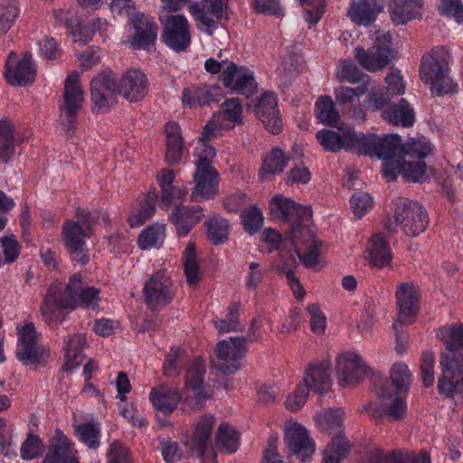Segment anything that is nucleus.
<instances>
[{
  "mask_svg": "<svg viewBox=\"0 0 463 463\" xmlns=\"http://www.w3.org/2000/svg\"><path fill=\"white\" fill-rule=\"evenodd\" d=\"M14 154V126L11 120H0V160L7 163Z\"/></svg>",
  "mask_w": 463,
  "mask_h": 463,
  "instance_id": "a19ab883",
  "label": "nucleus"
},
{
  "mask_svg": "<svg viewBox=\"0 0 463 463\" xmlns=\"http://www.w3.org/2000/svg\"><path fill=\"white\" fill-rule=\"evenodd\" d=\"M357 154L383 158V176L387 182L396 179V169L402 156V139L397 134L377 137L359 133L353 137Z\"/></svg>",
  "mask_w": 463,
  "mask_h": 463,
  "instance_id": "7ed1b4c3",
  "label": "nucleus"
},
{
  "mask_svg": "<svg viewBox=\"0 0 463 463\" xmlns=\"http://www.w3.org/2000/svg\"><path fill=\"white\" fill-rule=\"evenodd\" d=\"M368 367L360 355L344 353L336 358V373L343 387L361 383L367 374Z\"/></svg>",
  "mask_w": 463,
  "mask_h": 463,
  "instance_id": "f3484780",
  "label": "nucleus"
},
{
  "mask_svg": "<svg viewBox=\"0 0 463 463\" xmlns=\"http://www.w3.org/2000/svg\"><path fill=\"white\" fill-rule=\"evenodd\" d=\"M149 399L156 410L164 414H169L177 407L181 395L176 389L161 384L152 389Z\"/></svg>",
  "mask_w": 463,
  "mask_h": 463,
  "instance_id": "c9c22d12",
  "label": "nucleus"
},
{
  "mask_svg": "<svg viewBox=\"0 0 463 463\" xmlns=\"http://www.w3.org/2000/svg\"><path fill=\"white\" fill-rule=\"evenodd\" d=\"M214 423L215 420L212 415L202 416L195 425L191 441L186 439L183 443L189 446L190 449L196 452L200 458H203L212 440Z\"/></svg>",
  "mask_w": 463,
  "mask_h": 463,
  "instance_id": "c85d7f7f",
  "label": "nucleus"
},
{
  "mask_svg": "<svg viewBox=\"0 0 463 463\" xmlns=\"http://www.w3.org/2000/svg\"><path fill=\"white\" fill-rule=\"evenodd\" d=\"M84 94L80 84V75L74 71L65 80L63 104L60 107V121L63 131L71 136L76 128V118L82 107Z\"/></svg>",
  "mask_w": 463,
  "mask_h": 463,
  "instance_id": "0eeeda50",
  "label": "nucleus"
},
{
  "mask_svg": "<svg viewBox=\"0 0 463 463\" xmlns=\"http://www.w3.org/2000/svg\"><path fill=\"white\" fill-rule=\"evenodd\" d=\"M449 338L440 357L441 374L438 379L440 394L463 400V326L452 325L446 329Z\"/></svg>",
  "mask_w": 463,
  "mask_h": 463,
  "instance_id": "f03ea898",
  "label": "nucleus"
},
{
  "mask_svg": "<svg viewBox=\"0 0 463 463\" xmlns=\"http://www.w3.org/2000/svg\"><path fill=\"white\" fill-rule=\"evenodd\" d=\"M383 119L393 126L410 128L415 122V112L406 99H401L383 111Z\"/></svg>",
  "mask_w": 463,
  "mask_h": 463,
  "instance_id": "72a5a7b5",
  "label": "nucleus"
},
{
  "mask_svg": "<svg viewBox=\"0 0 463 463\" xmlns=\"http://www.w3.org/2000/svg\"><path fill=\"white\" fill-rule=\"evenodd\" d=\"M284 440L290 455L298 457L303 463L311 458L316 448L315 442L302 425H288L285 430Z\"/></svg>",
  "mask_w": 463,
  "mask_h": 463,
  "instance_id": "6ab92c4d",
  "label": "nucleus"
},
{
  "mask_svg": "<svg viewBox=\"0 0 463 463\" xmlns=\"http://www.w3.org/2000/svg\"><path fill=\"white\" fill-rule=\"evenodd\" d=\"M90 95L93 113H107L118 103V85L111 71H103L90 82Z\"/></svg>",
  "mask_w": 463,
  "mask_h": 463,
  "instance_id": "f8f14e48",
  "label": "nucleus"
},
{
  "mask_svg": "<svg viewBox=\"0 0 463 463\" xmlns=\"http://www.w3.org/2000/svg\"><path fill=\"white\" fill-rule=\"evenodd\" d=\"M43 451V440L39 436L29 432L20 449L21 458L24 460H32L41 456Z\"/></svg>",
  "mask_w": 463,
  "mask_h": 463,
  "instance_id": "6e6d98bb",
  "label": "nucleus"
},
{
  "mask_svg": "<svg viewBox=\"0 0 463 463\" xmlns=\"http://www.w3.org/2000/svg\"><path fill=\"white\" fill-rule=\"evenodd\" d=\"M306 240V249L302 250L299 248V238L298 239V243H294L297 250L296 252L303 262V264L307 268H315L319 263V249H318V241L315 240L313 235L307 234Z\"/></svg>",
  "mask_w": 463,
  "mask_h": 463,
  "instance_id": "de8ad7c7",
  "label": "nucleus"
},
{
  "mask_svg": "<svg viewBox=\"0 0 463 463\" xmlns=\"http://www.w3.org/2000/svg\"><path fill=\"white\" fill-rule=\"evenodd\" d=\"M350 203L354 216L361 218L370 211L373 202L369 194L358 192L352 196Z\"/></svg>",
  "mask_w": 463,
  "mask_h": 463,
  "instance_id": "0e129e2a",
  "label": "nucleus"
},
{
  "mask_svg": "<svg viewBox=\"0 0 463 463\" xmlns=\"http://www.w3.org/2000/svg\"><path fill=\"white\" fill-rule=\"evenodd\" d=\"M205 225L208 239L213 244H222L228 240L230 225L226 219L213 217L210 219Z\"/></svg>",
  "mask_w": 463,
  "mask_h": 463,
  "instance_id": "a18cd8bd",
  "label": "nucleus"
},
{
  "mask_svg": "<svg viewBox=\"0 0 463 463\" xmlns=\"http://www.w3.org/2000/svg\"><path fill=\"white\" fill-rule=\"evenodd\" d=\"M247 351L246 339L243 336L220 341L215 347L216 359L213 361V364L223 374L234 373L240 369V361L245 357Z\"/></svg>",
  "mask_w": 463,
  "mask_h": 463,
  "instance_id": "ddd939ff",
  "label": "nucleus"
},
{
  "mask_svg": "<svg viewBox=\"0 0 463 463\" xmlns=\"http://www.w3.org/2000/svg\"><path fill=\"white\" fill-rule=\"evenodd\" d=\"M144 300L152 311L163 309L175 298L174 282L165 270H158L149 277L143 288Z\"/></svg>",
  "mask_w": 463,
  "mask_h": 463,
  "instance_id": "9b49d317",
  "label": "nucleus"
},
{
  "mask_svg": "<svg viewBox=\"0 0 463 463\" xmlns=\"http://www.w3.org/2000/svg\"><path fill=\"white\" fill-rule=\"evenodd\" d=\"M434 354L432 352L424 351L420 358V378L425 388L433 385L434 383Z\"/></svg>",
  "mask_w": 463,
  "mask_h": 463,
  "instance_id": "680f3d73",
  "label": "nucleus"
},
{
  "mask_svg": "<svg viewBox=\"0 0 463 463\" xmlns=\"http://www.w3.org/2000/svg\"><path fill=\"white\" fill-rule=\"evenodd\" d=\"M36 70L32 62V54L24 53L23 58L17 61L16 54L11 52L6 60L5 79L13 86H25L34 80Z\"/></svg>",
  "mask_w": 463,
  "mask_h": 463,
  "instance_id": "aec40b11",
  "label": "nucleus"
},
{
  "mask_svg": "<svg viewBox=\"0 0 463 463\" xmlns=\"http://www.w3.org/2000/svg\"><path fill=\"white\" fill-rule=\"evenodd\" d=\"M99 290L94 287L83 288L82 280L80 279V289L78 294V307L96 309L99 307Z\"/></svg>",
  "mask_w": 463,
  "mask_h": 463,
  "instance_id": "69168bd1",
  "label": "nucleus"
},
{
  "mask_svg": "<svg viewBox=\"0 0 463 463\" xmlns=\"http://www.w3.org/2000/svg\"><path fill=\"white\" fill-rule=\"evenodd\" d=\"M239 434L226 423H221L215 433V448L224 453H233L239 447Z\"/></svg>",
  "mask_w": 463,
  "mask_h": 463,
  "instance_id": "58836bf2",
  "label": "nucleus"
},
{
  "mask_svg": "<svg viewBox=\"0 0 463 463\" xmlns=\"http://www.w3.org/2000/svg\"><path fill=\"white\" fill-rule=\"evenodd\" d=\"M117 85L118 95L129 102H138L148 93L146 76L139 70L126 71Z\"/></svg>",
  "mask_w": 463,
  "mask_h": 463,
  "instance_id": "412c9836",
  "label": "nucleus"
},
{
  "mask_svg": "<svg viewBox=\"0 0 463 463\" xmlns=\"http://www.w3.org/2000/svg\"><path fill=\"white\" fill-rule=\"evenodd\" d=\"M364 258L371 265L378 269L391 264L392 260L391 248L381 233L372 235Z\"/></svg>",
  "mask_w": 463,
  "mask_h": 463,
  "instance_id": "473e14b6",
  "label": "nucleus"
},
{
  "mask_svg": "<svg viewBox=\"0 0 463 463\" xmlns=\"http://www.w3.org/2000/svg\"><path fill=\"white\" fill-rule=\"evenodd\" d=\"M241 218L245 230L250 234L257 232L263 224L262 213L256 206L243 210Z\"/></svg>",
  "mask_w": 463,
  "mask_h": 463,
  "instance_id": "13d9d810",
  "label": "nucleus"
},
{
  "mask_svg": "<svg viewBox=\"0 0 463 463\" xmlns=\"http://www.w3.org/2000/svg\"><path fill=\"white\" fill-rule=\"evenodd\" d=\"M317 118L323 124L335 127L340 120L339 113L329 96H320L316 102Z\"/></svg>",
  "mask_w": 463,
  "mask_h": 463,
  "instance_id": "37998d69",
  "label": "nucleus"
},
{
  "mask_svg": "<svg viewBox=\"0 0 463 463\" xmlns=\"http://www.w3.org/2000/svg\"><path fill=\"white\" fill-rule=\"evenodd\" d=\"M288 160V158L280 148H273L263 159L259 173L260 178L261 180H268L270 175L282 173L287 165Z\"/></svg>",
  "mask_w": 463,
  "mask_h": 463,
  "instance_id": "4c0bfd02",
  "label": "nucleus"
},
{
  "mask_svg": "<svg viewBox=\"0 0 463 463\" xmlns=\"http://www.w3.org/2000/svg\"><path fill=\"white\" fill-rule=\"evenodd\" d=\"M205 372L203 362L197 358L193 362L185 374V388L193 392L195 403L200 407L203 406L204 401L210 399L213 395V392L206 390L203 384Z\"/></svg>",
  "mask_w": 463,
  "mask_h": 463,
  "instance_id": "393cba45",
  "label": "nucleus"
},
{
  "mask_svg": "<svg viewBox=\"0 0 463 463\" xmlns=\"http://www.w3.org/2000/svg\"><path fill=\"white\" fill-rule=\"evenodd\" d=\"M183 260L187 283L190 286L196 285L200 280V270L194 243L186 246L183 253Z\"/></svg>",
  "mask_w": 463,
  "mask_h": 463,
  "instance_id": "49530a36",
  "label": "nucleus"
},
{
  "mask_svg": "<svg viewBox=\"0 0 463 463\" xmlns=\"http://www.w3.org/2000/svg\"><path fill=\"white\" fill-rule=\"evenodd\" d=\"M165 239V226L162 224H153L146 227L140 233L137 242L142 250L150 249L161 245Z\"/></svg>",
  "mask_w": 463,
  "mask_h": 463,
  "instance_id": "3c124183",
  "label": "nucleus"
},
{
  "mask_svg": "<svg viewBox=\"0 0 463 463\" xmlns=\"http://www.w3.org/2000/svg\"><path fill=\"white\" fill-rule=\"evenodd\" d=\"M367 108L372 111H382L383 118V111L392 104L390 94L383 89L371 90L366 99Z\"/></svg>",
  "mask_w": 463,
  "mask_h": 463,
  "instance_id": "bf43d9fd",
  "label": "nucleus"
},
{
  "mask_svg": "<svg viewBox=\"0 0 463 463\" xmlns=\"http://www.w3.org/2000/svg\"><path fill=\"white\" fill-rule=\"evenodd\" d=\"M219 115L214 116L203 128V137L198 141L194 149L196 171L194 175V188L192 198L194 201L206 200L217 193L218 172L212 165L216 152L209 144V139L215 137L223 128L219 121Z\"/></svg>",
  "mask_w": 463,
  "mask_h": 463,
  "instance_id": "f257e3e1",
  "label": "nucleus"
},
{
  "mask_svg": "<svg viewBox=\"0 0 463 463\" xmlns=\"http://www.w3.org/2000/svg\"><path fill=\"white\" fill-rule=\"evenodd\" d=\"M99 212H88L76 209L77 221L67 220L62 227V241L69 250L73 261L81 266L88 263L90 256L87 253L85 239L92 236V225L99 219Z\"/></svg>",
  "mask_w": 463,
  "mask_h": 463,
  "instance_id": "39448f33",
  "label": "nucleus"
},
{
  "mask_svg": "<svg viewBox=\"0 0 463 463\" xmlns=\"http://www.w3.org/2000/svg\"><path fill=\"white\" fill-rule=\"evenodd\" d=\"M73 444L60 430H56L49 450L42 463H79Z\"/></svg>",
  "mask_w": 463,
  "mask_h": 463,
  "instance_id": "a878e982",
  "label": "nucleus"
},
{
  "mask_svg": "<svg viewBox=\"0 0 463 463\" xmlns=\"http://www.w3.org/2000/svg\"><path fill=\"white\" fill-rule=\"evenodd\" d=\"M423 0H390L389 12L395 24H405L421 16Z\"/></svg>",
  "mask_w": 463,
  "mask_h": 463,
  "instance_id": "c756f323",
  "label": "nucleus"
},
{
  "mask_svg": "<svg viewBox=\"0 0 463 463\" xmlns=\"http://www.w3.org/2000/svg\"><path fill=\"white\" fill-rule=\"evenodd\" d=\"M1 246L5 256V263L14 262L21 251V244L14 235L5 236L1 239Z\"/></svg>",
  "mask_w": 463,
  "mask_h": 463,
  "instance_id": "338daca9",
  "label": "nucleus"
},
{
  "mask_svg": "<svg viewBox=\"0 0 463 463\" xmlns=\"http://www.w3.org/2000/svg\"><path fill=\"white\" fill-rule=\"evenodd\" d=\"M376 399L364 405V411L374 419H386L388 421L402 420L405 416L407 404L401 396L392 397L388 382L382 383L376 388Z\"/></svg>",
  "mask_w": 463,
  "mask_h": 463,
  "instance_id": "6e6552de",
  "label": "nucleus"
},
{
  "mask_svg": "<svg viewBox=\"0 0 463 463\" xmlns=\"http://www.w3.org/2000/svg\"><path fill=\"white\" fill-rule=\"evenodd\" d=\"M131 23L136 31L130 41L134 49L146 50L155 43L158 26L153 19L145 16L143 14H136L131 17Z\"/></svg>",
  "mask_w": 463,
  "mask_h": 463,
  "instance_id": "4be33fe9",
  "label": "nucleus"
},
{
  "mask_svg": "<svg viewBox=\"0 0 463 463\" xmlns=\"http://www.w3.org/2000/svg\"><path fill=\"white\" fill-rule=\"evenodd\" d=\"M196 27L208 35H213L221 20H227L226 8L222 0H202L189 6Z\"/></svg>",
  "mask_w": 463,
  "mask_h": 463,
  "instance_id": "4468645a",
  "label": "nucleus"
},
{
  "mask_svg": "<svg viewBox=\"0 0 463 463\" xmlns=\"http://www.w3.org/2000/svg\"><path fill=\"white\" fill-rule=\"evenodd\" d=\"M390 379L398 392H407L411 384V373L407 364L396 363L390 370Z\"/></svg>",
  "mask_w": 463,
  "mask_h": 463,
  "instance_id": "8fccbe9b",
  "label": "nucleus"
},
{
  "mask_svg": "<svg viewBox=\"0 0 463 463\" xmlns=\"http://www.w3.org/2000/svg\"><path fill=\"white\" fill-rule=\"evenodd\" d=\"M202 207L176 206L170 214V221L175 225L180 235H187L191 228L202 218Z\"/></svg>",
  "mask_w": 463,
  "mask_h": 463,
  "instance_id": "f704fd0d",
  "label": "nucleus"
},
{
  "mask_svg": "<svg viewBox=\"0 0 463 463\" xmlns=\"http://www.w3.org/2000/svg\"><path fill=\"white\" fill-rule=\"evenodd\" d=\"M383 9V4L380 0H353L347 15L355 24L369 26Z\"/></svg>",
  "mask_w": 463,
  "mask_h": 463,
  "instance_id": "bb28decb",
  "label": "nucleus"
},
{
  "mask_svg": "<svg viewBox=\"0 0 463 463\" xmlns=\"http://www.w3.org/2000/svg\"><path fill=\"white\" fill-rule=\"evenodd\" d=\"M397 305L399 307V317L392 325L393 330L397 331L399 326H406L412 323L411 317L418 312V302L420 292L411 282H402L396 289Z\"/></svg>",
  "mask_w": 463,
  "mask_h": 463,
  "instance_id": "dca6fc26",
  "label": "nucleus"
},
{
  "mask_svg": "<svg viewBox=\"0 0 463 463\" xmlns=\"http://www.w3.org/2000/svg\"><path fill=\"white\" fill-rule=\"evenodd\" d=\"M364 76L365 74L359 70L353 61H343L341 73L338 76L340 81L358 83L364 80Z\"/></svg>",
  "mask_w": 463,
  "mask_h": 463,
  "instance_id": "774afa93",
  "label": "nucleus"
},
{
  "mask_svg": "<svg viewBox=\"0 0 463 463\" xmlns=\"http://www.w3.org/2000/svg\"><path fill=\"white\" fill-rule=\"evenodd\" d=\"M420 76L438 96L456 90L457 85L449 76V52L444 47H436L422 57Z\"/></svg>",
  "mask_w": 463,
  "mask_h": 463,
  "instance_id": "423d86ee",
  "label": "nucleus"
},
{
  "mask_svg": "<svg viewBox=\"0 0 463 463\" xmlns=\"http://www.w3.org/2000/svg\"><path fill=\"white\" fill-rule=\"evenodd\" d=\"M239 304L233 303L228 307V315L225 319L213 320L215 328L220 333L235 331L239 326Z\"/></svg>",
  "mask_w": 463,
  "mask_h": 463,
  "instance_id": "e2e57ef3",
  "label": "nucleus"
},
{
  "mask_svg": "<svg viewBox=\"0 0 463 463\" xmlns=\"http://www.w3.org/2000/svg\"><path fill=\"white\" fill-rule=\"evenodd\" d=\"M80 289V275L78 273L73 274L65 286L59 282L52 283L40 307L44 322L48 325L61 323L66 317L62 310L78 307Z\"/></svg>",
  "mask_w": 463,
  "mask_h": 463,
  "instance_id": "20e7f679",
  "label": "nucleus"
},
{
  "mask_svg": "<svg viewBox=\"0 0 463 463\" xmlns=\"http://www.w3.org/2000/svg\"><path fill=\"white\" fill-rule=\"evenodd\" d=\"M312 216L311 209L307 206H303L297 203L296 211L292 213L291 222V240L293 243H298V239L300 235L310 234V231L307 227V222Z\"/></svg>",
  "mask_w": 463,
  "mask_h": 463,
  "instance_id": "79ce46f5",
  "label": "nucleus"
},
{
  "mask_svg": "<svg viewBox=\"0 0 463 463\" xmlns=\"http://www.w3.org/2000/svg\"><path fill=\"white\" fill-rule=\"evenodd\" d=\"M349 447V441L345 436L341 433L334 435L331 444L326 449L324 463H339L346 457Z\"/></svg>",
  "mask_w": 463,
  "mask_h": 463,
  "instance_id": "c03bdc74",
  "label": "nucleus"
},
{
  "mask_svg": "<svg viewBox=\"0 0 463 463\" xmlns=\"http://www.w3.org/2000/svg\"><path fill=\"white\" fill-rule=\"evenodd\" d=\"M76 432L80 440L90 449H97L99 446L100 430L99 423H83L76 427Z\"/></svg>",
  "mask_w": 463,
  "mask_h": 463,
  "instance_id": "864d4df0",
  "label": "nucleus"
},
{
  "mask_svg": "<svg viewBox=\"0 0 463 463\" xmlns=\"http://www.w3.org/2000/svg\"><path fill=\"white\" fill-rule=\"evenodd\" d=\"M242 107L239 99L232 98L226 99L222 104V111L215 113L213 116L219 115L218 121L222 125L220 121L222 116L229 121L233 122L234 124H241L242 122L241 118ZM214 117H213V118Z\"/></svg>",
  "mask_w": 463,
  "mask_h": 463,
  "instance_id": "5fc2aeb1",
  "label": "nucleus"
},
{
  "mask_svg": "<svg viewBox=\"0 0 463 463\" xmlns=\"http://www.w3.org/2000/svg\"><path fill=\"white\" fill-rule=\"evenodd\" d=\"M358 135L359 133L349 130L341 137L334 130L322 129L316 134V137L326 151L338 152L345 148L357 153L356 146H353L354 143L353 137Z\"/></svg>",
  "mask_w": 463,
  "mask_h": 463,
  "instance_id": "2f4dec72",
  "label": "nucleus"
},
{
  "mask_svg": "<svg viewBox=\"0 0 463 463\" xmlns=\"http://www.w3.org/2000/svg\"><path fill=\"white\" fill-rule=\"evenodd\" d=\"M329 370L330 362L327 360L311 364L306 371L302 384H307L309 391L312 389L320 395L326 392L332 383Z\"/></svg>",
  "mask_w": 463,
  "mask_h": 463,
  "instance_id": "cd10ccee",
  "label": "nucleus"
},
{
  "mask_svg": "<svg viewBox=\"0 0 463 463\" xmlns=\"http://www.w3.org/2000/svg\"><path fill=\"white\" fill-rule=\"evenodd\" d=\"M344 411L341 409L324 411L317 415V424L324 431L341 433Z\"/></svg>",
  "mask_w": 463,
  "mask_h": 463,
  "instance_id": "09e8293b",
  "label": "nucleus"
},
{
  "mask_svg": "<svg viewBox=\"0 0 463 463\" xmlns=\"http://www.w3.org/2000/svg\"><path fill=\"white\" fill-rule=\"evenodd\" d=\"M161 39L175 52L185 51L192 42L190 24L186 17L183 14L165 16Z\"/></svg>",
  "mask_w": 463,
  "mask_h": 463,
  "instance_id": "2eb2a0df",
  "label": "nucleus"
},
{
  "mask_svg": "<svg viewBox=\"0 0 463 463\" xmlns=\"http://www.w3.org/2000/svg\"><path fill=\"white\" fill-rule=\"evenodd\" d=\"M18 331V345L16 350V357L24 365H31L40 363L43 355V350L38 344L39 335L37 334L34 325L27 323L24 326H17Z\"/></svg>",
  "mask_w": 463,
  "mask_h": 463,
  "instance_id": "a211bd4d",
  "label": "nucleus"
},
{
  "mask_svg": "<svg viewBox=\"0 0 463 463\" xmlns=\"http://www.w3.org/2000/svg\"><path fill=\"white\" fill-rule=\"evenodd\" d=\"M165 162L169 165H178L184 155V138L180 126L174 121L165 126Z\"/></svg>",
  "mask_w": 463,
  "mask_h": 463,
  "instance_id": "7c9ffc66",
  "label": "nucleus"
},
{
  "mask_svg": "<svg viewBox=\"0 0 463 463\" xmlns=\"http://www.w3.org/2000/svg\"><path fill=\"white\" fill-rule=\"evenodd\" d=\"M222 82L225 87L249 96L256 87L253 73L231 62L222 71Z\"/></svg>",
  "mask_w": 463,
  "mask_h": 463,
  "instance_id": "5701e85b",
  "label": "nucleus"
},
{
  "mask_svg": "<svg viewBox=\"0 0 463 463\" xmlns=\"http://www.w3.org/2000/svg\"><path fill=\"white\" fill-rule=\"evenodd\" d=\"M374 43L367 50L363 47L354 49V58L357 62L369 71H376L387 66L394 57L395 52L392 47V35L388 33L379 34Z\"/></svg>",
  "mask_w": 463,
  "mask_h": 463,
  "instance_id": "9d476101",
  "label": "nucleus"
},
{
  "mask_svg": "<svg viewBox=\"0 0 463 463\" xmlns=\"http://www.w3.org/2000/svg\"><path fill=\"white\" fill-rule=\"evenodd\" d=\"M402 156H409L421 159L427 156L432 150V146L425 138L411 139L402 145Z\"/></svg>",
  "mask_w": 463,
  "mask_h": 463,
  "instance_id": "4d7b16f0",
  "label": "nucleus"
},
{
  "mask_svg": "<svg viewBox=\"0 0 463 463\" xmlns=\"http://www.w3.org/2000/svg\"><path fill=\"white\" fill-rule=\"evenodd\" d=\"M398 174H401L406 181L413 183H422L429 177L427 165L424 162H407L403 157L399 160L396 176Z\"/></svg>",
  "mask_w": 463,
  "mask_h": 463,
  "instance_id": "ea45409f",
  "label": "nucleus"
},
{
  "mask_svg": "<svg viewBox=\"0 0 463 463\" xmlns=\"http://www.w3.org/2000/svg\"><path fill=\"white\" fill-rule=\"evenodd\" d=\"M256 117L263 126L272 132L278 134L282 129V120L278 109L276 98L270 93H265L260 98L255 109Z\"/></svg>",
  "mask_w": 463,
  "mask_h": 463,
  "instance_id": "b1692460",
  "label": "nucleus"
},
{
  "mask_svg": "<svg viewBox=\"0 0 463 463\" xmlns=\"http://www.w3.org/2000/svg\"><path fill=\"white\" fill-rule=\"evenodd\" d=\"M393 205L395 222L407 236L416 237L426 230L429 217L422 205L407 198H397Z\"/></svg>",
  "mask_w": 463,
  "mask_h": 463,
  "instance_id": "1a4fd4ad",
  "label": "nucleus"
},
{
  "mask_svg": "<svg viewBox=\"0 0 463 463\" xmlns=\"http://www.w3.org/2000/svg\"><path fill=\"white\" fill-rule=\"evenodd\" d=\"M21 11L20 0H0V36L7 34L15 25Z\"/></svg>",
  "mask_w": 463,
  "mask_h": 463,
  "instance_id": "e433bc0d",
  "label": "nucleus"
},
{
  "mask_svg": "<svg viewBox=\"0 0 463 463\" xmlns=\"http://www.w3.org/2000/svg\"><path fill=\"white\" fill-rule=\"evenodd\" d=\"M297 203L290 198L281 195L274 196L269 203L270 213L284 222L292 221V213L296 211Z\"/></svg>",
  "mask_w": 463,
  "mask_h": 463,
  "instance_id": "603ef678",
  "label": "nucleus"
},
{
  "mask_svg": "<svg viewBox=\"0 0 463 463\" xmlns=\"http://www.w3.org/2000/svg\"><path fill=\"white\" fill-rule=\"evenodd\" d=\"M304 8V18L310 24H317L322 17L325 9V0H298Z\"/></svg>",
  "mask_w": 463,
  "mask_h": 463,
  "instance_id": "052dcab7",
  "label": "nucleus"
}]
</instances>
